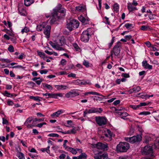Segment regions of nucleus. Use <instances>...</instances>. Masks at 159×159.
<instances>
[{
  "label": "nucleus",
  "instance_id": "f257e3e1",
  "mask_svg": "<svg viewBox=\"0 0 159 159\" xmlns=\"http://www.w3.org/2000/svg\"><path fill=\"white\" fill-rule=\"evenodd\" d=\"M129 143L124 142H120L116 146V149L120 152H125L129 149Z\"/></svg>",
  "mask_w": 159,
  "mask_h": 159
},
{
  "label": "nucleus",
  "instance_id": "f03ea898",
  "mask_svg": "<svg viewBox=\"0 0 159 159\" xmlns=\"http://www.w3.org/2000/svg\"><path fill=\"white\" fill-rule=\"evenodd\" d=\"M91 29V28H89L87 30L83 32L80 37L82 41L85 43L88 42L91 34V32H90Z\"/></svg>",
  "mask_w": 159,
  "mask_h": 159
},
{
  "label": "nucleus",
  "instance_id": "7ed1b4c3",
  "mask_svg": "<svg viewBox=\"0 0 159 159\" xmlns=\"http://www.w3.org/2000/svg\"><path fill=\"white\" fill-rule=\"evenodd\" d=\"M79 25V21L75 19L70 20L67 24V27L70 31H72L74 28H77Z\"/></svg>",
  "mask_w": 159,
  "mask_h": 159
},
{
  "label": "nucleus",
  "instance_id": "20e7f679",
  "mask_svg": "<svg viewBox=\"0 0 159 159\" xmlns=\"http://www.w3.org/2000/svg\"><path fill=\"white\" fill-rule=\"evenodd\" d=\"M142 136L140 135H137V136H134L131 137H126L125 140L131 143H134L138 142L142 140Z\"/></svg>",
  "mask_w": 159,
  "mask_h": 159
},
{
  "label": "nucleus",
  "instance_id": "39448f33",
  "mask_svg": "<svg viewBox=\"0 0 159 159\" xmlns=\"http://www.w3.org/2000/svg\"><path fill=\"white\" fill-rule=\"evenodd\" d=\"M62 6L60 4H58L57 9L54 10L53 11H56L61 18L64 17L65 14V10L64 8L61 7Z\"/></svg>",
  "mask_w": 159,
  "mask_h": 159
},
{
  "label": "nucleus",
  "instance_id": "423d86ee",
  "mask_svg": "<svg viewBox=\"0 0 159 159\" xmlns=\"http://www.w3.org/2000/svg\"><path fill=\"white\" fill-rule=\"evenodd\" d=\"M95 120L99 126L103 125L106 124L107 122L106 118L103 116H96L95 117Z\"/></svg>",
  "mask_w": 159,
  "mask_h": 159
},
{
  "label": "nucleus",
  "instance_id": "0eeeda50",
  "mask_svg": "<svg viewBox=\"0 0 159 159\" xmlns=\"http://www.w3.org/2000/svg\"><path fill=\"white\" fill-rule=\"evenodd\" d=\"M57 14L56 11H53L52 13V16L51 17V20L50 22L51 24H54L55 22L59 19L61 18Z\"/></svg>",
  "mask_w": 159,
  "mask_h": 159
},
{
  "label": "nucleus",
  "instance_id": "6e6552de",
  "mask_svg": "<svg viewBox=\"0 0 159 159\" xmlns=\"http://www.w3.org/2000/svg\"><path fill=\"white\" fill-rule=\"evenodd\" d=\"M120 42H118L114 47L113 49L111 52V53L113 52L115 56H118L120 53Z\"/></svg>",
  "mask_w": 159,
  "mask_h": 159
},
{
  "label": "nucleus",
  "instance_id": "1a4fd4ad",
  "mask_svg": "<svg viewBox=\"0 0 159 159\" xmlns=\"http://www.w3.org/2000/svg\"><path fill=\"white\" fill-rule=\"evenodd\" d=\"M152 149L151 147L145 146L142 150V153L143 155H147L152 152Z\"/></svg>",
  "mask_w": 159,
  "mask_h": 159
},
{
  "label": "nucleus",
  "instance_id": "9d476101",
  "mask_svg": "<svg viewBox=\"0 0 159 159\" xmlns=\"http://www.w3.org/2000/svg\"><path fill=\"white\" fill-rule=\"evenodd\" d=\"M79 95V93L75 90H71L65 94V97L68 98L75 97Z\"/></svg>",
  "mask_w": 159,
  "mask_h": 159
},
{
  "label": "nucleus",
  "instance_id": "9b49d317",
  "mask_svg": "<svg viewBox=\"0 0 159 159\" xmlns=\"http://www.w3.org/2000/svg\"><path fill=\"white\" fill-rule=\"evenodd\" d=\"M103 111V109L101 108H95L94 107H91L89 110H87L88 114L92 113H102Z\"/></svg>",
  "mask_w": 159,
  "mask_h": 159
},
{
  "label": "nucleus",
  "instance_id": "f8f14e48",
  "mask_svg": "<svg viewBox=\"0 0 159 159\" xmlns=\"http://www.w3.org/2000/svg\"><path fill=\"white\" fill-rule=\"evenodd\" d=\"M96 147L98 149L103 150H107V148H108L107 143L104 144L100 142L98 143L95 145Z\"/></svg>",
  "mask_w": 159,
  "mask_h": 159
},
{
  "label": "nucleus",
  "instance_id": "ddd939ff",
  "mask_svg": "<svg viewBox=\"0 0 159 159\" xmlns=\"http://www.w3.org/2000/svg\"><path fill=\"white\" fill-rule=\"evenodd\" d=\"M47 97H46V98H57L58 97H62L63 96L62 93H48Z\"/></svg>",
  "mask_w": 159,
  "mask_h": 159
},
{
  "label": "nucleus",
  "instance_id": "4468645a",
  "mask_svg": "<svg viewBox=\"0 0 159 159\" xmlns=\"http://www.w3.org/2000/svg\"><path fill=\"white\" fill-rule=\"evenodd\" d=\"M51 27L50 25H47L44 28V34L46 36V37L48 38L49 37Z\"/></svg>",
  "mask_w": 159,
  "mask_h": 159
},
{
  "label": "nucleus",
  "instance_id": "2eb2a0df",
  "mask_svg": "<svg viewBox=\"0 0 159 159\" xmlns=\"http://www.w3.org/2000/svg\"><path fill=\"white\" fill-rule=\"evenodd\" d=\"M79 20L83 23L86 24L89 20V19L88 17H84L82 15L78 17Z\"/></svg>",
  "mask_w": 159,
  "mask_h": 159
},
{
  "label": "nucleus",
  "instance_id": "dca6fc26",
  "mask_svg": "<svg viewBox=\"0 0 159 159\" xmlns=\"http://www.w3.org/2000/svg\"><path fill=\"white\" fill-rule=\"evenodd\" d=\"M117 113L120 116L121 118L125 120H128L129 119L128 118L126 117L129 115L126 112H118Z\"/></svg>",
  "mask_w": 159,
  "mask_h": 159
},
{
  "label": "nucleus",
  "instance_id": "f3484780",
  "mask_svg": "<svg viewBox=\"0 0 159 159\" xmlns=\"http://www.w3.org/2000/svg\"><path fill=\"white\" fill-rule=\"evenodd\" d=\"M102 139L107 141H110L112 140V136L111 135H108L107 133H105L102 136Z\"/></svg>",
  "mask_w": 159,
  "mask_h": 159
},
{
  "label": "nucleus",
  "instance_id": "a211bd4d",
  "mask_svg": "<svg viewBox=\"0 0 159 159\" xmlns=\"http://www.w3.org/2000/svg\"><path fill=\"white\" fill-rule=\"evenodd\" d=\"M142 66L144 67V68L150 70L152 69V66L148 64L147 61H143L142 62Z\"/></svg>",
  "mask_w": 159,
  "mask_h": 159
},
{
  "label": "nucleus",
  "instance_id": "6ab92c4d",
  "mask_svg": "<svg viewBox=\"0 0 159 159\" xmlns=\"http://www.w3.org/2000/svg\"><path fill=\"white\" fill-rule=\"evenodd\" d=\"M127 7V8L129 12H132L137 10L136 7L133 6L131 3H128Z\"/></svg>",
  "mask_w": 159,
  "mask_h": 159
},
{
  "label": "nucleus",
  "instance_id": "aec40b11",
  "mask_svg": "<svg viewBox=\"0 0 159 159\" xmlns=\"http://www.w3.org/2000/svg\"><path fill=\"white\" fill-rule=\"evenodd\" d=\"M63 111L62 110H59L57 111L54 113H53L51 115V116L52 117H58L59 115L63 113Z\"/></svg>",
  "mask_w": 159,
  "mask_h": 159
},
{
  "label": "nucleus",
  "instance_id": "412c9836",
  "mask_svg": "<svg viewBox=\"0 0 159 159\" xmlns=\"http://www.w3.org/2000/svg\"><path fill=\"white\" fill-rule=\"evenodd\" d=\"M34 2V0H24V4L26 6H29Z\"/></svg>",
  "mask_w": 159,
  "mask_h": 159
},
{
  "label": "nucleus",
  "instance_id": "4be33fe9",
  "mask_svg": "<svg viewBox=\"0 0 159 159\" xmlns=\"http://www.w3.org/2000/svg\"><path fill=\"white\" fill-rule=\"evenodd\" d=\"M85 9V7L83 5H80L75 7V9L76 11H84Z\"/></svg>",
  "mask_w": 159,
  "mask_h": 159
},
{
  "label": "nucleus",
  "instance_id": "5701e85b",
  "mask_svg": "<svg viewBox=\"0 0 159 159\" xmlns=\"http://www.w3.org/2000/svg\"><path fill=\"white\" fill-rule=\"evenodd\" d=\"M55 87L58 90H64L68 88L66 86L63 85H56Z\"/></svg>",
  "mask_w": 159,
  "mask_h": 159
},
{
  "label": "nucleus",
  "instance_id": "b1692460",
  "mask_svg": "<svg viewBox=\"0 0 159 159\" xmlns=\"http://www.w3.org/2000/svg\"><path fill=\"white\" fill-rule=\"evenodd\" d=\"M76 132V130L75 129L73 128L72 129L68 130L67 131H65L64 133H63V134H75Z\"/></svg>",
  "mask_w": 159,
  "mask_h": 159
},
{
  "label": "nucleus",
  "instance_id": "393cba45",
  "mask_svg": "<svg viewBox=\"0 0 159 159\" xmlns=\"http://www.w3.org/2000/svg\"><path fill=\"white\" fill-rule=\"evenodd\" d=\"M45 23L43 22L41 25H38L37 26V30L38 31H41L45 28Z\"/></svg>",
  "mask_w": 159,
  "mask_h": 159
},
{
  "label": "nucleus",
  "instance_id": "a878e982",
  "mask_svg": "<svg viewBox=\"0 0 159 159\" xmlns=\"http://www.w3.org/2000/svg\"><path fill=\"white\" fill-rule=\"evenodd\" d=\"M140 29L143 31H146L148 30H151L152 29V28L147 25H142L140 28Z\"/></svg>",
  "mask_w": 159,
  "mask_h": 159
},
{
  "label": "nucleus",
  "instance_id": "bb28decb",
  "mask_svg": "<svg viewBox=\"0 0 159 159\" xmlns=\"http://www.w3.org/2000/svg\"><path fill=\"white\" fill-rule=\"evenodd\" d=\"M49 148L50 146H48L46 148H41L40 150L43 152L46 151L47 153L49 154L50 152Z\"/></svg>",
  "mask_w": 159,
  "mask_h": 159
},
{
  "label": "nucleus",
  "instance_id": "cd10ccee",
  "mask_svg": "<svg viewBox=\"0 0 159 159\" xmlns=\"http://www.w3.org/2000/svg\"><path fill=\"white\" fill-rule=\"evenodd\" d=\"M19 11L20 14L22 16L25 15L26 11L25 10L22 8L19 7Z\"/></svg>",
  "mask_w": 159,
  "mask_h": 159
},
{
  "label": "nucleus",
  "instance_id": "c85d7f7f",
  "mask_svg": "<svg viewBox=\"0 0 159 159\" xmlns=\"http://www.w3.org/2000/svg\"><path fill=\"white\" fill-rule=\"evenodd\" d=\"M17 156L19 159H25L23 154L21 152H17Z\"/></svg>",
  "mask_w": 159,
  "mask_h": 159
},
{
  "label": "nucleus",
  "instance_id": "c756f323",
  "mask_svg": "<svg viewBox=\"0 0 159 159\" xmlns=\"http://www.w3.org/2000/svg\"><path fill=\"white\" fill-rule=\"evenodd\" d=\"M133 25L132 24L126 23L125 24L124 26L128 29L130 30L133 28L132 26Z\"/></svg>",
  "mask_w": 159,
  "mask_h": 159
},
{
  "label": "nucleus",
  "instance_id": "7c9ffc66",
  "mask_svg": "<svg viewBox=\"0 0 159 159\" xmlns=\"http://www.w3.org/2000/svg\"><path fill=\"white\" fill-rule=\"evenodd\" d=\"M2 94L4 96L8 97H12L13 96V94L8 93L7 91H5L4 93H2Z\"/></svg>",
  "mask_w": 159,
  "mask_h": 159
},
{
  "label": "nucleus",
  "instance_id": "2f4dec72",
  "mask_svg": "<svg viewBox=\"0 0 159 159\" xmlns=\"http://www.w3.org/2000/svg\"><path fill=\"white\" fill-rule=\"evenodd\" d=\"M94 159H102L101 152H98L95 154L93 157Z\"/></svg>",
  "mask_w": 159,
  "mask_h": 159
},
{
  "label": "nucleus",
  "instance_id": "473e14b6",
  "mask_svg": "<svg viewBox=\"0 0 159 159\" xmlns=\"http://www.w3.org/2000/svg\"><path fill=\"white\" fill-rule=\"evenodd\" d=\"M68 150L74 154H76L77 153V152H76V149H74L71 147L68 148Z\"/></svg>",
  "mask_w": 159,
  "mask_h": 159
},
{
  "label": "nucleus",
  "instance_id": "72a5a7b5",
  "mask_svg": "<svg viewBox=\"0 0 159 159\" xmlns=\"http://www.w3.org/2000/svg\"><path fill=\"white\" fill-rule=\"evenodd\" d=\"M65 40L64 38H61L59 39V45L61 46L63 45L65 43Z\"/></svg>",
  "mask_w": 159,
  "mask_h": 159
},
{
  "label": "nucleus",
  "instance_id": "f704fd0d",
  "mask_svg": "<svg viewBox=\"0 0 159 159\" xmlns=\"http://www.w3.org/2000/svg\"><path fill=\"white\" fill-rule=\"evenodd\" d=\"M30 98L31 99H32L34 100L38 101L39 102L40 101V100L39 99L40 97L38 96L34 97V96H30Z\"/></svg>",
  "mask_w": 159,
  "mask_h": 159
},
{
  "label": "nucleus",
  "instance_id": "c9c22d12",
  "mask_svg": "<svg viewBox=\"0 0 159 159\" xmlns=\"http://www.w3.org/2000/svg\"><path fill=\"white\" fill-rule=\"evenodd\" d=\"M38 53L39 55L41 57L43 58L44 60H45V54L42 52H39L38 51Z\"/></svg>",
  "mask_w": 159,
  "mask_h": 159
},
{
  "label": "nucleus",
  "instance_id": "e433bc0d",
  "mask_svg": "<svg viewBox=\"0 0 159 159\" xmlns=\"http://www.w3.org/2000/svg\"><path fill=\"white\" fill-rule=\"evenodd\" d=\"M113 9L115 11L117 12L119 10V6L117 3H115L113 5Z\"/></svg>",
  "mask_w": 159,
  "mask_h": 159
},
{
  "label": "nucleus",
  "instance_id": "4c0bfd02",
  "mask_svg": "<svg viewBox=\"0 0 159 159\" xmlns=\"http://www.w3.org/2000/svg\"><path fill=\"white\" fill-rule=\"evenodd\" d=\"M30 31L29 29L27 27H25L24 29L21 30V32L23 34L24 32L27 33Z\"/></svg>",
  "mask_w": 159,
  "mask_h": 159
},
{
  "label": "nucleus",
  "instance_id": "58836bf2",
  "mask_svg": "<svg viewBox=\"0 0 159 159\" xmlns=\"http://www.w3.org/2000/svg\"><path fill=\"white\" fill-rule=\"evenodd\" d=\"M72 83L75 84L79 85L81 84L82 81L79 79H78L76 80L73 81L72 82Z\"/></svg>",
  "mask_w": 159,
  "mask_h": 159
},
{
  "label": "nucleus",
  "instance_id": "ea45409f",
  "mask_svg": "<svg viewBox=\"0 0 159 159\" xmlns=\"http://www.w3.org/2000/svg\"><path fill=\"white\" fill-rule=\"evenodd\" d=\"M33 118L32 117L28 118L25 122V124L26 125L30 123L32 120Z\"/></svg>",
  "mask_w": 159,
  "mask_h": 159
},
{
  "label": "nucleus",
  "instance_id": "a19ab883",
  "mask_svg": "<svg viewBox=\"0 0 159 159\" xmlns=\"http://www.w3.org/2000/svg\"><path fill=\"white\" fill-rule=\"evenodd\" d=\"M101 158L102 159H108V154L107 153L102 154L101 153Z\"/></svg>",
  "mask_w": 159,
  "mask_h": 159
},
{
  "label": "nucleus",
  "instance_id": "79ce46f5",
  "mask_svg": "<svg viewBox=\"0 0 159 159\" xmlns=\"http://www.w3.org/2000/svg\"><path fill=\"white\" fill-rule=\"evenodd\" d=\"M73 47L77 51H79L80 49L77 43H75L73 44Z\"/></svg>",
  "mask_w": 159,
  "mask_h": 159
},
{
  "label": "nucleus",
  "instance_id": "37998d69",
  "mask_svg": "<svg viewBox=\"0 0 159 159\" xmlns=\"http://www.w3.org/2000/svg\"><path fill=\"white\" fill-rule=\"evenodd\" d=\"M48 136L49 137H56L58 138L59 137V135L55 133H51L49 134Z\"/></svg>",
  "mask_w": 159,
  "mask_h": 159
},
{
  "label": "nucleus",
  "instance_id": "c03bdc74",
  "mask_svg": "<svg viewBox=\"0 0 159 159\" xmlns=\"http://www.w3.org/2000/svg\"><path fill=\"white\" fill-rule=\"evenodd\" d=\"M8 50L10 52H13L14 51V48L12 45H10L8 48Z\"/></svg>",
  "mask_w": 159,
  "mask_h": 159
},
{
  "label": "nucleus",
  "instance_id": "a18cd8bd",
  "mask_svg": "<svg viewBox=\"0 0 159 159\" xmlns=\"http://www.w3.org/2000/svg\"><path fill=\"white\" fill-rule=\"evenodd\" d=\"M59 46H60L59 44H57L55 49L59 51L64 50V48L61 47H60Z\"/></svg>",
  "mask_w": 159,
  "mask_h": 159
},
{
  "label": "nucleus",
  "instance_id": "49530a36",
  "mask_svg": "<svg viewBox=\"0 0 159 159\" xmlns=\"http://www.w3.org/2000/svg\"><path fill=\"white\" fill-rule=\"evenodd\" d=\"M83 64L87 67L89 66V63L88 61L84 60Z\"/></svg>",
  "mask_w": 159,
  "mask_h": 159
},
{
  "label": "nucleus",
  "instance_id": "de8ad7c7",
  "mask_svg": "<svg viewBox=\"0 0 159 159\" xmlns=\"http://www.w3.org/2000/svg\"><path fill=\"white\" fill-rule=\"evenodd\" d=\"M43 87H46L47 89L49 90H52V87L50 85L47 84H45V85H43Z\"/></svg>",
  "mask_w": 159,
  "mask_h": 159
},
{
  "label": "nucleus",
  "instance_id": "09e8293b",
  "mask_svg": "<svg viewBox=\"0 0 159 159\" xmlns=\"http://www.w3.org/2000/svg\"><path fill=\"white\" fill-rule=\"evenodd\" d=\"M133 89L134 93H137L139 92L141 89L138 86L136 87H134Z\"/></svg>",
  "mask_w": 159,
  "mask_h": 159
},
{
  "label": "nucleus",
  "instance_id": "8fccbe9b",
  "mask_svg": "<svg viewBox=\"0 0 159 159\" xmlns=\"http://www.w3.org/2000/svg\"><path fill=\"white\" fill-rule=\"evenodd\" d=\"M150 114V113L149 112L144 111L140 112L139 114L140 115H147Z\"/></svg>",
  "mask_w": 159,
  "mask_h": 159
},
{
  "label": "nucleus",
  "instance_id": "3c124183",
  "mask_svg": "<svg viewBox=\"0 0 159 159\" xmlns=\"http://www.w3.org/2000/svg\"><path fill=\"white\" fill-rule=\"evenodd\" d=\"M50 44L52 47V48H55L56 46L57 43H54L52 41H50L49 42Z\"/></svg>",
  "mask_w": 159,
  "mask_h": 159
},
{
  "label": "nucleus",
  "instance_id": "603ef678",
  "mask_svg": "<svg viewBox=\"0 0 159 159\" xmlns=\"http://www.w3.org/2000/svg\"><path fill=\"white\" fill-rule=\"evenodd\" d=\"M68 142V140H65L64 141V143L63 144V147L66 149L68 150V148H69L70 147H67L66 146V143Z\"/></svg>",
  "mask_w": 159,
  "mask_h": 159
},
{
  "label": "nucleus",
  "instance_id": "864d4df0",
  "mask_svg": "<svg viewBox=\"0 0 159 159\" xmlns=\"http://www.w3.org/2000/svg\"><path fill=\"white\" fill-rule=\"evenodd\" d=\"M115 38V37H112V39L111 40V42H110V43H109L108 47L109 48L111 47L112 45L113 44L114 42Z\"/></svg>",
  "mask_w": 159,
  "mask_h": 159
},
{
  "label": "nucleus",
  "instance_id": "5fc2aeb1",
  "mask_svg": "<svg viewBox=\"0 0 159 159\" xmlns=\"http://www.w3.org/2000/svg\"><path fill=\"white\" fill-rule=\"evenodd\" d=\"M115 38V37H112V39L111 40V42H110V43H109L108 47L109 48L111 47L112 45L113 44L114 42Z\"/></svg>",
  "mask_w": 159,
  "mask_h": 159
},
{
  "label": "nucleus",
  "instance_id": "6e6d98bb",
  "mask_svg": "<svg viewBox=\"0 0 159 159\" xmlns=\"http://www.w3.org/2000/svg\"><path fill=\"white\" fill-rule=\"evenodd\" d=\"M150 103V102H141L140 103V105L141 107L142 106H144L149 104Z\"/></svg>",
  "mask_w": 159,
  "mask_h": 159
},
{
  "label": "nucleus",
  "instance_id": "4d7b16f0",
  "mask_svg": "<svg viewBox=\"0 0 159 159\" xmlns=\"http://www.w3.org/2000/svg\"><path fill=\"white\" fill-rule=\"evenodd\" d=\"M0 61H4L5 62H6L7 63H9L11 61L9 60L8 59H6L3 58H1L0 59Z\"/></svg>",
  "mask_w": 159,
  "mask_h": 159
},
{
  "label": "nucleus",
  "instance_id": "13d9d810",
  "mask_svg": "<svg viewBox=\"0 0 159 159\" xmlns=\"http://www.w3.org/2000/svg\"><path fill=\"white\" fill-rule=\"evenodd\" d=\"M121 76L125 78H129L130 77V76L128 74L123 73L121 75Z\"/></svg>",
  "mask_w": 159,
  "mask_h": 159
},
{
  "label": "nucleus",
  "instance_id": "bf43d9fd",
  "mask_svg": "<svg viewBox=\"0 0 159 159\" xmlns=\"http://www.w3.org/2000/svg\"><path fill=\"white\" fill-rule=\"evenodd\" d=\"M80 156L82 157V158L86 159L87 156V155L85 153H82L80 155Z\"/></svg>",
  "mask_w": 159,
  "mask_h": 159
},
{
  "label": "nucleus",
  "instance_id": "052dcab7",
  "mask_svg": "<svg viewBox=\"0 0 159 159\" xmlns=\"http://www.w3.org/2000/svg\"><path fill=\"white\" fill-rule=\"evenodd\" d=\"M66 61L65 59H62L61 61V64L62 65H66Z\"/></svg>",
  "mask_w": 159,
  "mask_h": 159
},
{
  "label": "nucleus",
  "instance_id": "680f3d73",
  "mask_svg": "<svg viewBox=\"0 0 159 159\" xmlns=\"http://www.w3.org/2000/svg\"><path fill=\"white\" fill-rule=\"evenodd\" d=\"M91 84V83L89 82H87L86 81H82L81 84L83 85H86V84Z\"/></svg>",
  "mask_w": 159,
  "mask_h": 159
},
{
  "label": "nucleus",
  "instance_id": "e2e57ef3",
  "mask_svg": "<svg viewBox=\"0 0 159 159\" xmlns=\"http://www.w3.org/2000/svg\"><path fill=\"white\" fill-rule=\"evenodd\" d=\"M44 120V118H40V119H37V118H35L34 119L33 121L35 122L37 121H43Z\"/></svg>",
  "mask_w": 159,
  "mask_h": 159
},
{
  "label": "nucleus",
  "instance_id": "0e129e2a",
  "mask_svg": "<svg viewBox=\"0 0 159 159\" xmlns=\"http://www.w3.org/2000/svg\"><path fill=\"white\" fill-rule=\"evenodd\" d=\"M104 18L105 19V20L104 21L105 23L108 25H110V22L109 20V18L106 16H105Z\"/></svg>",
  "mask_w": 159,
  "mask_h": 159
},
{
  "label": "nucleus",
  "instance_id": "69168bd1",
  "mask_svg": "<svg viewBox=\"0 0 159 159\" xmlns=\"http://www.w3.org/2000/svg\"><path fill=\"white\" fill-rule=\"evenodd\" d=\"M27 84L32 87L34 86L35 83L32 81H29L27 83Z\"/></svg>",
  "mask_w": 159,
  "mask_h": 159
},
{
  "label": "nucleus",
  "instance_id": "338daca9",
  "mask_svg": "<svg viewBox=\"0 0 159 159\" xmlns=\"http://www.w3.org/2000/svg\"><path fill=\"white\" fill-rule=\"evenodd\" d=\"M57 129L59 130L57 131V132H61L63 134V133H64L65 131H63L62 129L60 128L59 126H57Z\"/></svg>",
  "mask_w": 159,
  "mask_h": 159
},
{
  "label": "nucleus",
  "instance_id": "774afa93",
  "mask_svg": "<svg viewBox=\"0 0 159 159\" xmlns=\"http://www.w3.org/2000/svg\"><path fill=\"white\" fill-rule=\"evenodd\" d=\"M66 157V155L64 154H62L60 155L59 157L60 159H64Z\"/></svg>",
  "mask_w": 159,
  "mask_h": 159
}]
</instances>
